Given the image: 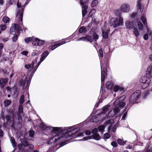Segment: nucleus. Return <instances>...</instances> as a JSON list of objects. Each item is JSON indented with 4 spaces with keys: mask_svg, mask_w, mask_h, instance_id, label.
<instances>
[{
    "mask_svg": "<svg viewBox=\"0 0 152 152\" xmlns=\"http://www.w3.org/2000/svg\"><path fill=\"white\" fill-rule=\"evenodd\" d=\"M40 126L43 130L46 129L48 130L49 129L53 133L56 134L54 136L49 140L48 143V144L54 143L58 141L61 142L64 140H66L67 138L69 137H75V135H76V133L80 130L78 128H71L70 130L68 131L66 133L61 135V134L63 132L61 128L48 126L45 125L43 123H42L40 124Z\"/></svg>",
    "mask_w": 152,
    "mask_h": 152,
    "instance_id": "nucleus-1",
    "label": "nucleus"
},
{
    "mask_svg": "<svg viewBox=\"0 0 152 152\" xmlns=\"http://www.w3.org/2000/svg\"><path fill=\"white\" fill-rule=\"evenodd\" d=\"M21 30V27L18 24L14 23L12 25L10 28V32L11 34H14L12 37L13 42L16 41L18 38L17 34H18Z\"/></svg>",
    "mask_w": 152,
    "mask_h": 152,
    "instance_id": "nucleus-2",
    "label": "nucleus"
},
{
    "mask_svg": "<svg viewBox=\"0 0 152 152\" xmlns=\"http://www.w3.org/2000/svg\"><path fill=\"white\" fill-rule=\"evenodd\" d=\"M35 63L33 62H32L31 64H26L25 65V67L28 69V75L29 74H30V77L32 76L35 73V71L37 70V68H38L40 64V63H39L37 64L38 65L36 68H34V64Z\"/></svg>",
    "mask_w": 152,
    "mask_h": 152,
    "instance_id": "nucleus-3",
    "label": "nucleus"
},
{
    "mask_svg": "<svg viewBox=\"0 0 152 152\" xmlns=\"http://www.w3.org/2000/svg\"><path fill=\"white\" fill-rule=\"evenodd\" d=\"M123 19L121 17H119V21L117 18H113L110 20V25L115 28L119 26H122L123 25Z\"/></svg>",
    "mask_w": 152,
    "mask_h": 152,
    "instance_id": "nucleus-4",
    "label": "nucleus"
},
{
    "mask_svg": "<svg viewBox=\"0 0 152 152\" xmlns=\"http://www.w3.org/2000/svg\"><path fill=\"white\" fill-rule=\"evenodd\" d=\"M140 91H137L133 93L129 99V104L130 106L135 103L136 101L139 98L140 95Z\"/></svg>",
    "mask_w": 152,
    "mask_h": 152,
    "instance_id": "nucleus-5",
    "label": "nucleus"
},
{
    "mask_svg": "<svg viewBox=\"0 0 152 152\" xmlns=\"http://www.w3.org/2000/svg\"><path fill=\"white\" fill-rule=\"evenodd\" d=\"M126 96L125 95H122L114 102L113 105L115 106H117L120 107H123L126 104L125 103L123 102Z\"/></svg>",
    "mask_w": 152,
    "mask_h": 152,
    "instance_id": "nucleus-6",
    "label": "nucleus"
},
{
    "mask_svg": "<svg viewBox=\"0 0 152 152\" xmlns=\"http://www.w3.org/2000/svg\"><path fill=\"white\" fill-rule=\"evenodd\" d=\"M17 6L18 8V12L16 15V17L19 18V22H21L22 23V20L23 18V14L24 10V6H21V4L18 2L17 4Z\"/></svg>",
    "mask_w": 152,
    "mask_h": 152,
    "instance_id": "nucleus-7",
    "label": "nucleus"
},
{
    "mask_svg": "<svg viewBox=\"0 0 152 152\" xmlns=\"http://www.w3.org/2000/svg\"><path fill=\"white\" fill-rule=\"evenodd\" d=\"M32 76L29 77L28 78L26 77L24 81L22 80H20L18 83V85L21 86L23 85V89H25L26 88L28 87L31 80Z\"/></svg>",
    "mask_w": 152,
    "mask_h": 152,
    "instance_id": "nucleus-8",
    "label": "nucleus"
},
{
    "mask_svg": "<svg viewBox=\"0 0 152 152\" xmlns=\"http://www.w3.org/2000/svg\"><path fill=\"white\" fill-rule=\"evenodd\" d=\"M89 0H80V3L82 7V13L83 17H84L87 13V10L88 9V5L85 4V2L88 1Z\"/></svg>",
    "mask_w": 152,
    "mask_h": 152,
    "instance_id": "nucleus-9",
    "label": "nucleus"
},
{
    "mask_svg": "<svg viewBox=\"0 0 152 152\" xmlns=\"http://www.w3.org/2000/svg\"><path fill=\"white\" fill-rule=\"evenodd\" d=\"M140 81L142 83V88L145 89L148 86L150 83L151 80L149 79L143 77L141 78Z\"/></svg>",
    "mask_w": 152,
    "mask_h": 152,
    "instance_id": "nucleus-10",
    "label": "nucleus"
},
{
    "mask_svg": "<svg viewBox=\"0 0 152 152\" xmlns=\"http://www.w3.org/2000/svg\"><path fill=\"white\" fill-rule=\"evenodd\" d=\"M22 144L26 152L31 151L34 148V145L32 144L29 143L26 140L22 141Z\"/></svg>",
    "mask_w": 152,
    "mask_h": 152,
    "instance_id": "nucleus-11",
    "label": "nucleus"
},
{
    "mask_svg": "<svg viewBox=\"0 0 152 152\" xmlns=\"http://www.w3.org/2000/svg\"><path fill=\"white\" fill-rule=\"evenodd\" d=\"M141 18L142 22H143L145 26H146L147 30L148 33L150 35L152 36V32L150 30L147 26V24L146 23V20L145 18V15L144 14L142 15Z\"/></svg>",
    "mask_w": 152,
    "mask_h": 152,
    "instance_id": "nucleus-12",
    "label": "nucleus"
},
{
    "mask_svg": "<svg viewBox=\"0 0 152 152\" xmlns=\"http://www.w3.org/2000/svg\"><path fill=\"white\" fill-rule=\"evenodd\" d=\"M94 139L97 140H99L100 139V137L98 134H97L94 135H92L91 136H87L84 137L83 138V140H86L90 139Z\"/></svg>",
    "mask_w": 152,
    "mask_h": 152,
    "instance_id": "nucleus-13",
    "label": "nucleus"
},
{
    "mask_svg": "<svg viewBox=\"0 0 152 152\" xmlns=\"http://www.w3.org/2000/svg\"><path fill=\"white\" fill-rule=\"evenodd\" d=\"M45 43V41L35 38L33 41L32 44L35 46H42Z\"/></svg>",
    "mask_w": 152,
    "mask_h": 152,
    "instance_id": "nucleus-14",
    "label": "nucleus"
},
{
    "mask_svg": "<svg viewBox=\"0 0 152 152\" xmlns=\"http://www.w3.org/2000/svg\"><path fill=\"white\" fill-rule=\"evenodd\" d=\"M14 113L12 111L10 112L9 115H8L6 116V119L7 121V124L8 125H10L11 122V119H14Z\"/></svg>",
    "mask_w": 152,
    "mask_h": 152,
    "instance_id": "nucleus-15",
    "label": "nucleus"
},
{
    "mask_svg": "<svg viewBox=\"0 0 152 152\" xmlns=\"http://www.w3.org/2000/svg\"><path fill=\"white\" fill-rule=\"evenodd\" d=\"M105 28V27H103L102 28V35L103 38L106 39L108 37V33L110 31L109 29H107L106 31H105L104 28Z\"/></svg>",
    "mask_w": 152,
    "mask_h": 152,
    "instance_id": "nucleus-16",
    "label": "nucleus"
},
{
    "mask_svg": "<svg viewBox=\"0 0 152 152\" xmlns=\"http://www.w3.org/2000/svg\"><path fill=\"white\" fill-rule=\"evenodd\" d=\"M125 25L127 28L130 29L134 28V27L133 26V23L132 22H129V21H127L125 23Z\"/></svg>",
    "mask_w": 152,
    "mask_h": 152,
    "instance_id": "nucleus-17",
    "label": "nucleus"
},
{
    "mask_svg": "<svg viewBox=\"0 0 152 152\" xmlns=\"http://www.w3.org/2000/svg\"><path fill=\"white\" fill-rule=\"evenodd\" d=\"M121 10L124 12H127L130 9V7L129 5L127 4H123L121 7Z\"/></svg>",
    "mask_w": 152,
    "mask_h": 152,
    "instance_id": "nucleus-18",
    "label": "nucleus"
},
{
    "mask_svg": "<svg viewBox=\"0 0 152 152\" xmlns=\"http://www.w3.org/2000/svg\"><path fill=\"white\" fill-rule=\"evenodd\" d=\"M8 81V79L7 78L0 79V85L1 88H3L4 86Z\"/></svg>",
    "mask_w": 152,
    "mask_h": 152,
    "instance_id": "nucleus-19",
    "label": "nucleus"
},
{
    "mask_svg": "<svg viewBox=\"0 0 152 152\" xmlns=\"http://www.w3.org/2000/svg\"><path fill=\"white\" fill-rule=\"evenodd\" d=\"M106 68H104L103 69L101 70V81L102 83L104 81V78L106 75Z\"/></svg>",
    "mask_w": 152,
    "mask_h": 152,
    "instance_id": "nucleus-20",
    "label": "nucleus"
},
{
    "mask_svg": "<svg viewBox=\"0 0 152 152\" xmlns=\"http://www.w3.org/2000/svg\"><path fill=\"white\" fill-rule=\"evenodd\" d=\"M66 42L65 41H63L59 43L55 44L51 46V49L53 50L58 46H59L63 44H65Z\"/></svg>",
    "mask_w": 152,
    "mask_h": 152,
    "instance_id": "nucleus-21",
    "label": "nucleus"
},
{
    "mask_svg": "<svg viewBox=\"0 0 152 152\" xmlns=\"http://www.w3.org/2000/svg\"><path fill=\"white\" fill-rule=\"evenodd\" d=\"M146 76L148 77L152 76V66H150L148 68L146 72Z\"/></svg>",
    "mask_w": 152,
    "mask_h": 152,
    "instance_id": "nucleus-22",
    "label": "nucleus"
},
{
    "mask_svg": "<svg viewBox=\"0 0 152 152\" xmlns=\"http://www.w3.org/2000/svg\"><path fill=\"white\" fill-rule=\"evenodd\" d=\"M124 88L122 87L115 85L114 88V91L115 92H117L118 91H122L124 90Z\"/></svg>",
    "mask_w": 152,
    "mask_h": 152,
    "instance_id": "nucleus-23",
    "label": "nucleus"
},
{
    "mask_svg": "<svg viewBox=\"0 0 152 152\" xmlns=\"http://www.w3.org/2000/svg\"><path fill=\"white\" fill-rule=\"evenodd\" d=\"M49 53L48 51H46L44 52L42 55L40 59V61L41 62L48 55Z\"/></svg>",
    "mask_w": 152,
    "mask_h": 152,
    "instance_id": "nucleus-24",
    "label": "nucleus"
},
{
    "mask_svg": "<svg viewBox=\"0 0 152 152\" xmlns=\"http://www.w3.org/2000/svg\"><path fill=\"white\" fill-rule=\"evenodd\" d=\"M113 86V84L110 81H107L106 83V87L107 88L110 89Z\"/></svg>",
    "mask_w": 152,
    "mask_h": 152,
    "instance_id": "nucleus-25",
    "label": "nucleus"
},
{
    "mask_svg": "<svg viewBox=\"0 0 152 152\" xmlns=\"http://www.w3.org/2000/svg\"><path fill=\"white\" fill-rule=\"evenodd\" d=\"M84 41H87L88 42H92L93 41V39L92 37L89 35H86L85 37H84Z\"/></svg>",
    "mask_w": 152,
    "mask_h": 152,
    "instance_id": "nucleus-26",
    "label": "nucleus"
},
{
    "mask_svg": "<svg viewBox=\"0 0 152 152\" xmlns=\"http://www.w3.org/2000/svg\"><path fill=\"white\" fill-rule=\"evenodd\" d=\"M117 142L120 145H124L126 144V141H124L123 140L121 139H118L117 140Z\"/></svg>",
    "mask_w": 152,
    "mask_h": 152,
    "instance_id": "nucleus-27",
    "label": "nucleus"
},
{
    "mask_svg": "<svg viewBox=\"0 0 152 152\" xmlns=\"http://www.w3.org/2000/svg\"><path fill=\"white\" fill-rule=\"evenodd\" d=\"M120 110L119 107L118 106H116V107H114L113 109V112H114L113 115L114 116L115 114H117L120 111Z\"/></svg>",
    "mask_w": 152,
    "mask_h": 152,
    "instance_id": "nucleus-28",
    "label": "nucleus"
},
{
    "mask_svg": "<svg viewBox=\"0 0 152 152\" xmlns=\"http://www.w3.org/2000/svg\"><path fill=\"white\" fill-rule=\"evenodd\" d=\"M40 53L41 52H40L37 50L34 51L32 53L31 56L34 57L35 56L36 57L39 56Z\"/></svg>",
    "mask_w": 152,
    "mask_h": 152,
    "instance_id": "nucleus-29",
    "label": "nucleus"
},
{
    "mask_svg": "<svg viewBox=\"0 0 152 152\" xmlns=\"http://www.w3.org/2000/svg\"><path fill=\"white\" fill-rule=\"evenodd\" d=\"M10 140L11 142L13 147L16 146L17 143L15 141V138L13 137H11Z\"/></svg>",
    "mask_w": 152,
    "mask_h": 152,
    "instance_id": "nucleus-30",
    "label": "nucleus"
},
{
    "mask_svg": "<svg viewBox=\"0 0 152 152\" xmlns=\"http://www.w3.org/2000/svg\"><path fill=\"white\" fill-rule=\"evenodd\" d=\"M98 3V1L97 0H93L91 4V6L94 7L96 6Z\"/></svg>",
    "mask_w": 152,
    "mask_h": 152,
    "instance_id": "nucleus-31",
    "label": "nucleus"
},
{
    "mask_svg": "<svg viewBox=\"0 0 152 152\" xmlns=\"http://www.w3.org/2000/svg\"><path fill=\"white\" fill-rule=\"evenodd\" d=\"M11 101L9 100H5L4 102L5 107H8L11 104Z\"/></svg>",
    "mask_w": 152,
    "mask_h": 152,
    "instance_id": "nucleus-32",
    "label": "nucleus"
},
{
    "mask_svg": "<svg viewBox=\"0 0 152 152\" xmlns=\"http://www.w3.org/2000/svg\"><path fill=\"white\" fill-rule=\"evenodd\" d=\"M23 108L22 106V105H20L19 107V108L18 109V112L19 114L20 115H23Z\"/></svg>",
    "mask_w": 152,
    "mask_h": 152,
    "instance_id": "nucleus-33",
    "label": "nucleus"
},
{
    "mask_svg": "<svg viewBox=\"0 0 152 152\" xmlns=\"http://www.w3.org/2000/svg\"><path fill=\"white\" fill-rule=\"evenodd\" d=\"M105 126L104 125H100L98 127V130L100 132H103L104 131Z\"/></svg>",
    "mask_w": 152,
    "mask_h": 152,
    "instance_id": "nucleus-34",
    "label": "nucleus"
},
{
    "mask_svg": "<svg viewBox=\"0 0 152 152\" xmlns=\"http://www.w3.org/2000/svg\"><path fill=\"white\" fill-rule=\"evenodd\" d=\"M57 150V148L55 147H51L47 152H55Z\"/></svg>",
    "mask_w": 152,
    "mask_h": 152,
    "instance_id": "nucleus-35",
    "label": "nucleus"
},
{
    "mask_svg": "<svg viewBox=\"0 0 152 152\" xmlns=\"http://www.w3.org/2000/svg\"><path fill=\"white\" fill-rule=\"evenodd\" d=\"M137 25L138 26L139 29L140 30H142L143 29L142 24L139 21L137 22Z\"/></svg>",
    "mask_w": 152,
    "mask_h": 152,
    "instance_id": "nucleus-36",
    "label": "nucleus"
},
{
    "mask_svg": "<svg viewBox=\"0 0 152 152\" xmlns=\"http://www.w3.org/2000/svg\"><path fill=\"white\" fill-rule=\"evenodd\" d=\"M113 122V121L112 119L106 121L104 123V125L105 126H107L108 125L110 124Z\"/></svg>",
    "mask_w": 152,
    "mask_h": 152,
    "instance_id": "nucleus-37",
    "label": "nucleus"
},
{
    "mask_svg": "<svg viewBox=\"0 0 152 152\" xmlns=\"http://www.w3.org/2000/svg\"><path fill=\"white\" fill-rule=\"evenodd\" d=\"M134 31H133V32L136 37H137L139 36V33L138 31V30L137 29L135 28H134V29H133Z\"/></svg>",
    "mask_w": 152,
    "mask_h": 152,
    "instance_id": "nucleus-38",
    "label": "nucleus"
},
{
    "mask_svg": "<svg viewBox=\"0 0 152 152\" xmlns=\"http://www.w3.org/2000/svg\"><path fill=\"white\" fill-rule=\"evenodd\" d=\"M99 56L101 57H102L103 56V51L102 48H101L99 49Z\"/></svg>",
    "mask_w": 152,
    "mask_h": 152,
    "instance_id": "nucleus-39",
    "label": "nucleus"
},
{
    "mask_svg": "<svg viewBox=\"0 0 152 152\" xmlns=\"http://www.w3.org/2000/svg\"><path fill=\"white\" fill-rule=\"evenodd\" d=\"M3 21L5 23H7L8 22L10 21L9 18L7 17H4L3 18Z\"/></svg>",
    "mask_w": 152,
    "mask_h": 152,
    "instance_id": "nucleus-40",
    "label": "nucleus"
},
{
    "mask_svg": "<svg viewBox=\"0 0 152 152\" xmlns=\"http://www.w3.org/2000/svg\"><path fill=\"white\" fill-rule=\"evenodd\" d=\"M85 27L84 26H82L79 29V31L80 33H82L83 31L85 32H86V31L85 30Z\"/></svg>",
    "mask_w": 152,
    "mask_h": 152,
    "instance_id": "nucleus-41",
    "label": "nucleus"
},
{
    "mask_svg": "<svg viewBox=\"0 0 152 152\" xmlns=\"http://www.w3.org/2000/svg\"><path fill=\"white\" fill-rule=\"evenodd\" d=\"M34 132L32 130H30L29 131V135L30 137H32L34 135Z\"/></svg>",
    "mask_w": 152,
    "mask_h": 152,
    "instance_id": "nucleus-42",
    "label": "nucleus"
},
{
    "mask_svg": "<svg viewBox=\"0 0 152 152\" xmlns=\"http://www.w3.org/2000/svg\"><path fill=\"white\" fill-rule=\"evenodd\" d=\"M24 102V96L23 95L21 96L20 99V104H23Z\"/></svg>",
    "mask_w": 152,
    "mask_h": 152,
    "instance_id": "nucleus-43",
    "label": "nucleus"
},
{
    "mask_svg": "<svg viewBox=\"0 0 152 152\" xmlns=\"http://www.w3.org/2000/svg\"><path fill=\"white\" fill-rule=\"evenodd\" d=\"M93 39L95 41H96L98 39L99 36L96 33H94L93 35Z\"/></svg>",
    "mask_w": 152,
    "mask_h": 152,
    "instance_id": "nucleus-44",
    "label": "nucleus"
},
{
    "mask_svg": "<svg viewBox=\"0 0 152 152\" xmlns=\"http://www.w3.org/2000/svg\"><path fill=\"white\" fill-rule=\"evenodd\" d=\"M111 145L113 147H117L118 146L117 142L115 141L112 142L111 143Z\"/></svg>",
    "mask_w": 152,
    "mask_h": 152,
    "instance_id": "nucleus-45",
    "label": "nucleus"
},
{
    "mask_svg": "<svg viewBox=\"0 0 152 152\" xmlns=\"http://www.w3.org/2000/svg\"><path fill=\"white\" fill-rule=\"evenodd\" d=\"M33 38L32 37H28L25 39V42L26 43H28L30 42L31 41L33 40Z\"/></svg>",
    "mask_w": 152,
    "mask_h": 152,
    "instance_id": "nucleus-46",
    "label": "nucleus"
},
{
    "mask_svg": "<svg viewBox=\"0 0 152 152\" xmlns=\"http://www.w3.org/2000/svg\"><path fill=\"white\" fill-rule=\"evenodd\" d=\"M110 107V105L109 104L106 105L102 108V110L103 111H105L107 110Z\"/></svg>",
    "mask_w": 152,
    "mask_h": 152,
    "instance_id": "nucleus-47",
    "label": "nucleus"
},
{
    "mask_svg": "<svg viewBox=\"0 0 152 152\" xmlns=\"http://www.w3.org/2000/svg\"><path fill=\"white\" fill-rule=\"evenodd\" d=\"M6 26L5 24L1 25L0 26V28L2 31L4 30L6 28Z\"/></svg>",
    "mask_w": 152,
    "mask_h": 152,
    "instance_id": "nucleus-48",
    "label": "nucleus"
},
{
    "mask_svg": "<svg viewBox=\"0 0 152 152\" xmlns=\"http://www.w3.org/2000/svg\"><path fill=\"white\" fill-rule=\"evenodd\" d=\"M110 137V135L107 133H105L104 135V137L105 139H108Z\"/></svg>",
    "mask_w": 152,
    "mask_h": 152,
    "instance_id": "nucleus-49",
    "label": "nucleus"
},
{
    "mask_svg": "<svg viewBox=\"0 0 152 152\" xmlns=\"http://www.w3.org/2000/svg\"><path fill=\"white\" fill-rule=\"evenodd\" d=\"M98 130L96 128H94L92 131V133L93 134V135L98 134Z\"/></svg>",
    "mask_w": 152,
    "mask_h": 152,
    "instance_id": "nucleus-50",
    "label": "nucleus"
},
{
    "mask_svg": "<svg viewBox=\"0 0 152 152\" xmlns=\"http://www.w3.org/2000/svg\"><path fill=\"white\" fill-rule=\"evenodd\" d=\"M146 152H152V148L150 146H148L146 150Z\"/></svg>",
    "mask_w": 152,
    "mask_h": 152,
    "instance_id": "nucleus-51",
    "label": "nucleus"
},
{
    "mask_svg": "<svg viewBox=\"0 0 152 152\" xmlns=\"http://www.w3.org/2000/svg\"><path fill=\"white\" fill-rule=\"evenodd\" d=\"M137 6L138 8L141 9L142 8L141 7V3L140 1H137Z\"/></svg>",
    "mask_w": 152,
    "mask_h": 152,
    "instance_id": "nucleus-52",
    "label": "nucleus"
},
{
    "mask_svg": "<svg viewBox=\"0 0 152 152\" xmlns=\"http://www.w3.org/2000/svg\"><path fill=\"white\" fill-rule=\"evenodd\" d=\"M143 38L145 40H147L148 39V34H145L143 36Z\"/></svg>",
    "mask_w": 152,
    "mask_h": 152,
    "instance_id": "nucleus-53",
    "label": "nucleus"
},
{
    "mask_svg": "<svg viewBox=\"0 0 152 152\" xmlns=\"http://www.w3.org/2000/svg\"><path fill=\"white\" fill-rule=\"evenodd\" d=\"M21 53L23 55L27 56L28 54V52L27 51H23L21 52Z\"/></svg>",
    "mask_w": 152,
    "mask_h": 152,
    "instance_id": "nucleus-54",
    "label": "nucleus"
},
{
    "mask_svg": "<svg viewBox=\"0 0 152 152\" xmlns=\"http://www.w3.org/2000/svg\"><path fill=\"white\" fill-rule=\"evenodd\" d=\"M4 135V132L2 129H0V137H2Z\"/></svg>",
    "mask_w": 152,
    "mask_h": 152,
    "instance_id": "nucleus-55",
    "label": "nucleus"
},
{
    "mask_svg": "<svg viewBox=\"0 0 152 152\" xmlns=\"http://www.w3.org/2000/svg\"><path fill=\"white\" fill-rule=\"evenodd\" d=\"M23 145L22 144H18V149L19 150H20L21 149V148L23 147Z\"/></svg>",
    "mask_w": 152,
    "mask_h": 152,
    "instance_id": "nucleus-56",
    "label": "nucleus"
},
{
    "mask_svg": "<svg viewBox=\"0 0 152 152\" xmlns=\"http://www.w3.org/2000/svg\"><path fill=\"white\" fill-rule=\"evenodd\" d=\"M85 133L87 135H90L91 134V132L89 131H85Z\"/></svg>",
    "mask_w": 152,
    "mask_h": 152,
    "instance_id": "nucleus-57",
    "label": "nucleus"
},
{
    "mask_svg": "<svg viewBox=\"0 0 152 152\" xmlns=\"http://www.w3.org/2000/svg\"><path fill=\"white\" fill-rule=\"evenodd\" d=\"M116 129V127L115 126H114L112 128V131L113 132H115Z\"/></svg>",
    "mask_w": 152,
    "mask_h": 152,
    "instance_id": "nucleus-58",
    "label": "nucleus"
},
{
    "mask_svg": "<svg viewBox=\"0 0 152 152\" xmlns=\"http://www.w3.org/2000/svg\"><path fill=\"white\" fill-rule=\"evenodd\" d=\"M13 0H10L8 2V3L9 4L11 5L13 3Z\"/></svg>",
    "mask_w": 152,
    "mask_h": 152,
    "instance_id": "nucleus-59",
    "label": "nucleus"
},
{
    "mask_svg": "<svg viewBox=\"0 0 152 152\" xmlns=\"http://www.w3.org/2000/svg\"><path fill=\"white\" fill-rule=\"evenodd\" d=\"M85 39H84V37H81V38H79L78 39H77V41H80V40H83L84 41V40Z\"/></svg>",
    "mask_w": 152,
    "mask_h": 152,
    "instance_id": "nucleus-60",
    "label": "nucleus"
},
{
    "mask_svg": "<svg viewBox=\"0 0 152 152\" xmlns=\"http://www.w3.org/2000/svg\"><path fill=\"white\" fill-rule=\"evenodd\" d=\"M83 133L82 132L78 134L77 136V137H80L83 136Z\"/></svg>",
    "mask_w": 152,
    "mask_h": 152,
    "instance_id": "nucleus-61",
    "label": "nucleus"
},
{
    "mask_svg": "<svg viewBox=\"0 0 152 152\" xmlns=\"http://www.w3.org/2000/svg\"><path fill=\"white\" fill-rule=\"evenodd\" d=\"M136 13H133L131 15V16L132 18H133L136 15Z\"/></svg>",
    "mask_w": 152,
    "mask_h": 152,
    "instance_id": "nucleus-62",
    "label": "nucleus"
},
{
    "mask_svg": "<svg viewBox=\"0 0 152 152\" xmlns=\"http://www.w3.org/2000/svg\"><path fill=\"white\" fill-rule=\"evenodd\" d=\"M132 146H131L130 145H128L126 147V148L127 149L129 148L131 149L132 148Z\"/></svg>",
    "mask_w": 152,
    "mask_h": 152,
    "instance_id": "nucleus-63",
    "label": "nucleus"
},
{
    "mask_svg": "<svg viewBox=\"0 0 152 152\" xmlns=\"http://www.w3.org/2000/svg\"><path fill=\"white\" fill-rule=\"evenodd\" d=\"M4 4V1L3 0H0V5L2 6Z\"/></svg>",
    "mask_w": 152,
    "mask_h": 152,
    "instance_id": "nucleus-64",
    "label": "nucleus"
}]
</instances>
